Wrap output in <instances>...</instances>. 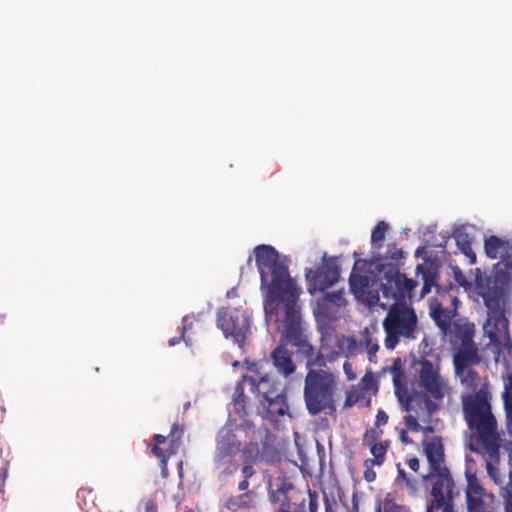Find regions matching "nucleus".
Here are the masks:
<instances>
[{"instance_id": "obj_22", "label": "nucleus", "mask_w": 512, "mask_h": 512, "mask_svg": "<svg viewBox=\"0 0 512 512\" xmlns=\"http://www.w3.org/2000/svg\"><path fill=\"white\" fill-rule=\"evenodd\" d=\"M261 403L266 408L268 417L270 418L283 416L288 411L287 399L282 390L278 391Z\"/></svg>"}, {"instance_id": "obj_9", "label": "nucleus", "mask_w": 512, "mask_h": 512, "mask_svg": "<svg viewBox=\"0 0 512 512\" xmlns=\"http://www.w3.org/2000/svg\"><path fill=\"white\" fill-rule=\"evenodd\" d=\"M418 386L424 394L436 401H442L450 392L448 380L440 373L438 365H434L428 359L419 362Z\"/></svg>"}, {"instance_id": "obj_37", "label": "nucleus", "mask_w": 512, "mask_h": 512, "mask_svg": "<svg viewBox=\"0 0 512 512\" xmlns=\"http://www.w3.org/2000/svg\"><path fill=\"white\" fill-rule=\"evenodd\" d=\"M190 317L188 315L184 316L182 319V329H181V336L180 337H173L169 340V345L174 346L180 342L181 339H183L186 343L187 340L185 339V332L191 329L192 323L189 322Z\"/></svg>"}, {"instance_id": "obj_8", "label": "nucleus", "mask_w": 512, "mask_h": 512, "mask_svg": "<svg viewBox=\"0 0 512 512\" xmlns=\"http://www.w3.org/2000/svg\"><path fill=\"white\" fill-rule=\"evenodd\" d=\"M377 270L381 282L383 296L395 302L411 298L412 291L417 287V281L407 278L400 272L397 263H378Z\"/></svg>"}, {"instance_id": "obj_55", "label": "nucleus", "mask_w": 512, "mask_h": 512, "mask_svg": "<svg viewBox=\"0 0 512 512\" xmlns=\"http://www.w3.org/2000/svg\"><path fill=\"white\" fill-rule=\"evenodd\" d=\"M238 365H239V362H238V361H235V362L233 363V366H234V367H236V366H238Z\"/></svg>"}, {"instance_id": "obj_3", "label": "nucleus", "mask_w": 512, "mask_h": 512, "mask_svg": "<svg viewBox=\"0 0 512 512\" xmlns=\"http://www.w3.org/2000/svg\"><path fill=\"white\" fill-rule=\"evenodd\" d=\"M487 308V319L483 325L484 334L496 348L512 349L509 334V320L506 316V301L501 289H489L482 295Z\"/></svg>"}, {"instance_id": "obj_16", "label": "nucleus", "mask_w": 512, "mask_h": 512, "mask_svg": "<svg viewBox=\"0 0 512 512\" xmlns=\"http://www.w3.org/2000/svg\"><path fill=\"white\" fill-rule=\"evenodd\" d=\"M259 457V448L257 443H247L243 449V461L241 466V475L243 480L238 483V490L241 492H248L249 479L256 474L254 464Z\"/></svg>"}, {"instance_id": "obj_52", "label": "nucleus", "mask_w": 512, "mask_h": 512, "mask_svg": "<svg viewBox=\"0 0 512 512\" xmlns=\"http://www.w3.org/2000/svg\"><path fill=\"white\" fill-rule=\"evenodd\" d=\"M400 439L403 443H410L412 440L408 437L407 432L402 430L400 433Z\"/></svg>"}, {"instance_id": "obj_13", "label": "nucleus", "mask_w": 512, "mask_h": 512, "mask_svg": "<svg viewBox=\"0 0 512 512\" xmlns=\"http://www.w3.org/2000/svg\"><path fill=\"white\" fill-rule=\"evenodd\" d=\"M308 280V291L314 294L315 291H325L334 285L340 277V267L336 258L323 256L322 265L317 270L307 269L305 273Z\"/></svg>"}, {"instance_id": "obj_2", "label": "nucleus", "mask_w": 512, "mask_h": 512, "mask_svg": "<svg viewBox=\"0 0 512 512\" xmlns=\"http://www.w3.org/2000/svg\"><path fill=\"white\" fill-rule=\"evenodd\" d=\"M461 385L471 390L461 395L464 420L468 427V448L483 455L488 462L489 473L494 475L493 462L498 458L501 448V436L498 422L492 412V394L486 379L482 381L479 373L471 367L455 370Z\"/></svg>"}, {"instance_id": "obj_35", "label": "nucleus", "mask_w": 512, "mask_h": 512, "mask_svg": "<svg viewBox=\"0 0 512 512\" xmlns=\"http://www.w3.org/2000/svg\"><path fill=\"white\" fill-rule=\"evenodd\" d=\"M382 433L383 431L376 426L374 428L367 429L363 435V445L367 446L374 443H378V440Z\"/></svg>"}, {"instance_id": "obj_42", "label": "nucleus", "mask_w": 512, "mask_h": 512, "mask_svg": "<svg viewBox=\"0 0 512 512\" xmlns=\"http://www.w3.org/2000/svg\"><path fill=\"white\" fill-rule=\"evenodd\" d=\"M390 371H391V373L393 375V381H394V383L396 385L397 384V379L403 375V371H402V368H401V365H400V359H397L393 363Z\"/></svg>"}, {"instance_id": "obj_24", "label": "nucleus", "mask_w": 512, "mask_h": 512, "mask_svg": "<svg viewBox=\"0 0 512 512\" xmlns=\"http://www.w3.org/2000/svg\"><path fill=\"white\" fill-rule=\"evenodd\" d=\"M373 458L366 459L367 464H376V466H382L386 461V454L390 448V441L384 440L378 443L367 445Z\"/></svg>"}, {"instance_id": "obj_30", "label": "nucleus", "mask_w": 512, "mask_h": 512, "mask_svg": "<svg viewBox=\"0 0 512 512\" xmlns=\"http://www.w3.org/2000/svg\"><path fill=\"white\" fill-rule=\"evenodd\" d=\"M404 257V252L396 243H389L384 255L378 254L374 258L379 263H397Z\"/></svg>"}, {"instance_id": "obj_14", "label": "nucleus", "mask_w": 512, "mask_h": 512, "mask_svg": "<svg viewBox=\"0 0 512 512\" xmlns=\"http://www.w3.org/2000/svg\"><path fill=\"white\" fill-rule=\"evenodd\" d=\"M484 250L488 258H500L505 267L512 270V242L491 235L484 241Z\"/></svg>"}, {"instance_id": "obj_53", "label": "nucleus", "mask_w": 512, "mask_h": 512, "mask_svg": "<svg viewBox=\"0 0 512 512\" xmlns=\"http://www.w3.org/2000/svg\"><path fill=\"white\" fill-rule=\"evenodd\" d=\"M353 403H354V401L351 399V396L348 395L345 400L344 407H351L353 405Z\"/></svg>"}, {"instance_id": "obj_20", "label": "nucleus", "mask_w": 512, "mask_h": 512, "mask_svg": "<svg viewBox=\"0 0 512 512\" xmlns=\"http://www.w3.org/2000/svg\"><path fill=\"white\" fill-rule=\"evenodd\" d=\"M456 348L457 351L453 357L455 370L461 371L463 368H468L480 362L481 358L474 342Z\"/></svg>"}, {"instance_id": "obj_38", "label": "nucleus", "mask_w": 512, "mask_h": 512, "mask_svg": "<svg viewBox=\"0 0 512 512\" xmlns=\"http://www.w3.org/2000/svg\"><path fill=\"white\" fill-rule=\"evenodd\" d=\"M182 434H183V427H181L178 423H174L171 427V431L168 436L170 438L172 446H174V445L178 446L180 444Z\"/></svg>"}, {"instance_id": "obj_47", "label": "nucleus", "mask_w": 512, "mask_h": 512, "mask_svg": "<svg viewBox=\"0 0 512 512\" xmlns=\"http://www.w3.org/2000/svg\"><path fill=\"white\" fill-rule=\"evenodd\" d=\"M407 465L408 467L413 471V472H418L419 469H420V462H419V459L417 457H412L410 459L407 460Z\"/></svg>"}, {"instance_id": "obj_5", "label": "nucleus", "mask_w": 512, "mask_h": 512, "mask_svg": "<svg viewBox=\"0 0 512 512\" xmlns=\"http://www.w3.org/2000/svg\"><path fill=\"white\" fill-rule=\"evenodd\" d=\"M244 446L234 432L232 425H225L217 433L213 463L219 472V478L226 480L236 474L241 464L238 460Z\"/></svg>"}, {"instance_id": "obj_54", "label": "nucleus", "mask_w": 512, "mask_h": 512, "mask_svg": "<svg viewBox=\"0 0 512 512\" xmlns=\"http://www.w3.org/2000/svg\"><path fill=\"white\" fill-rule=\"evenodd\" d=\"M348 512H358L357 507H354L353 509L349 510Z\"/></svg>"}, {"instance_id": "obj_45", "label": "nucleus", "mask_w": 512, "mask_h": 512, "mask_svg": "<svg viewBox=\"0 0 512 512\" xmlns=\"http://www.w3.org/2000/svg\"><path fill=\"white\" fill-rule=\"evenodd\" d=\"M387 422H388V415L386 414L385 411L379 410L376 415L375 426L380 427L381 425H384Z\"/></svg>"}, {"instance_id": "obj_31", "label": "nucleus", "mask_w": 512, "mask_h": 512, "mask_svg": "<svg viewBox=\"0 0 512 512\" xmlns=\"http://www.w3.org/2000/svg\"><path fill=\"white\" fill-rule=\"evenodd\" d=\"M455 240L457 246L461 250V252L469 258L470 264L476 263V254L474 253L471 245L470 237L465 232H457L455 234Z\"/></svg>"}, {"instance_id": "obj_11", "label": "nucleus", "mask_w": 512, "mask_h": 512, "mask_svg": "<svg viewBox=\"0 0 512 512\" xmlns=\"http://www.w3.org/2000/svg\"><path fill=\"white\" fill-rule=\"evenodd\" d=\"M217 327L223 331L226 338L230 337L242 346L250 331V321L239 309L222 308L217 313Z\"/></svg>"}, {"instance_id": "obj_51", "label": "nucleus", "mask_w": 512, "mask_h": 512, "mask_svg": "<svg viewBox=\"0 0 512 512\" xmlns=\"http://www.w3.org/2000/svg\"><path fill=\"white\" fill-rule=\"evenodd\" d=\"M168 437L166 436H163L161 434H156L154 435V441H155V445H160V444H164L166 442Z\"/></svg>"}, {"instance_id": "obj_33", "label": "nucleus", "mask_w": 512, "mask_h": 512, "mask_svg": "<svg viewBox=\"0 0 512 512\" xmlns=\"http://www.w3.org/2000/svg\"><path fill=\"white\" fill-rule=\"evenodd\" d=\"M365 349L368 353V359L370 362H375L377 352L379 350V344L376 338H373L368 328H365L363 333Z\"/></svg>"}, {"instance_id": "obj_40", "label": "nucleus", "mask_w": 512, "mask_h": 512, "mask_svg": "<svg viewBox=\"0 0 512 512\" xmlns=\"http://www.w3.org/2000/svg\"><path fill=\"white\" fill-rule=\"evenodd\" d=\"M403 483L405 484L410 495L416 496L418 494L419 483L415 477H408Z\"/></svg>"}, {"instance_id": "obj_18", "label": "nucleus", "mask_w": 512, "mask_h": 512, "mask_svg": "<svg viewBox=\"0 0 512 512\" xmlns=\"http://www.w3.org/2000/svg\"><path fill=\"white\" fill-rule=\"evenodd\" d=\"M425 455L429 463L428 473L448 471L445 463L444 447L440 438H434L425 443Z\"/></svg>"}, {"instance_id": "obj_57", "label": "nucleus", "mask_w": 512, "mask_h": 512, "mask_svg": "<svg viewBox=\"0 0 512 512\" xmlns=\"http://www.w3.org/2000/svg\"><path fill=\"white\" fill-rule=\"evenodd\" d=\"M185 512H194V511H193V510H187V511H185Z\"/></svg>"}, {"instance_id": "obj_34", "label": "nucleus", "mask_w": 512, "mask_h": 512, "mask_svg": "<svg viewBox=\"0 0 512 512\" xmlns=\"http://www.w3.org/2000/svg\"><path fill=\"white\" fill-rule=\"evenodd\" d=\"M504 391L502 393V399L504 404V410L512 411V374L508 373L503 376Z\"/></svg>"}, {"instance_id": "obj_43", "label": "nucleus", "mask_w": 512, "mask_h": 512, "mask_svg": "<svg viewBox=\"0 0 512 512\" xmlns=\"http://www.w3.org/2000/svg\"><path fill=\"white\" fill-rule=\"evenodd\" d=\"M343 371L349 381L356 379V375L353 370V366L350 362L345 361L343 364Z\"/></svg>"}, {"instance_id": "obj_46", "label": "nucleus", "mask_w": 512, "mask_h": 512, "mask_svg": "<svg viewBox=\"0 0 512 512\" xmlns=\"http://www.w3.org/2000/svg\"><path fill=\"white\" fill-rule=\"evenodd\" d=\"M396 468H397V477H396V482L398 484L400 483H403L409 476L407 475V473L405 472V470L402 468L401 464L398 463L396 465Z\"/></svg>"}, {"instance_id": "obj_17", "label": "nucleus", "mask_w": 512, "mask_h": 512, "mask_svg": "<svg viewBox=\"0 0 512 512\" xmlns=\"http://www.w3.org/2000/svg\"><path fill=\"white\" fill-rule=\"evenodd\" d=\"M346 299L343 291H335L332 293H326L317 302L316 316L320 319L335 320L337 309L345 306Z\"/></svg>"}, {"instance_id": "obj_26", "label": "nucleus", "mask_w": 512, "mask_h": 512, "mask_svg": "<svg viewBox=\"0 0 512 512\" xmlns=\"http://www.w3.org/2000/svg\"><path fill=\"white\" fill-rule=\"evenodd\" d=\"M430 315L440 329L442 335L447 336L450 325L452 324L450 312L444 310L440 304H437L432 307Z\"/></svg>"}, {"instance_id": "obj_7", "label": "nucleus", "mask_w": 512, "mask_h": 512, "mask_svg": "<svg viewBox=\"0 0 512 512\" xmlns=\"http://www.w3.org/2000/svg\"><path fill=\"white\" fill-rule=\"evenodd\" d=\"M273 501L279 504L277 512H318V494L299 489L293 484H283L273 493Z\"/></svg>"}, {"instance_id": "obj_27", "label": "nucleus", "mask_w": 512, "mask_h": 512, "mask_svg": "<svg viewBox=\"0 0 512 512\" xmlns=\"http://www.w3.org/2000/svg\"><path fill=\"white\" fill-rule=\"evenodd\" d=\"M370 285V278L367 275L358 273L355 271V268L352 270L350 277H349V286L351 292L357 296H362L366 289Z\"/></svg>"}, {"instance_id": "obj_19", "label": "nucleus", "mask_w": 512, "mask_h": 512, "mask_svg": "<svg viewBox=\"0 0 512 512\" xmlns=\"http://www.w3.org/2000/svg\"><path fill=\"white\" fill-rule=\"evenodd\" d=\"M474 334L475 329L473 324L455 321L450 325V329L448 330V335L446 337H449L450 344L456 348L474 342Z\"/></svg>"}, {"instance_id": "obj_49", "label": "nucleus", "mask_w": 512, "mask_h": 512, "mask_svg": "<svg viewBox=\"0 0 512 512\" xmlns=\"http://www.w3.org/2000/svg\"><path fill=\"white\" fill-rule=\"evenodd\" d=\"M509 472H508V481L504 483V487H512V451L509 454Z\"/></svg>"}, {"instance_id": "obj_25", "label": "nucleus", "mask_w": 512, "mask_h": 512, "mask_svg": "<svg viewBox=\"0 0 512 512\" xmlns=\"http://www.w3.org/2000/svg\"><path fill=\"white\" fill-rule=\"evenodd\" d=\"M417 274L421 275L423 287L421 295L424 296L431 292L432 287L437 285V272L431 266L417 265Z\"/></svg>"}, {"instance_id": "obj_44", "label": "nucleus", "mask_w": 512, "mask_h": 512, "mask_svg": "<svg viewBox=\"0 0 512 512\" xmlns=\"http://www.w3.org/2000/svg\"><path fill=\"white\" fill-rule=\"evenodd\" d=\"M324 505L326 512H336L337 502L334 499H329L326 494H324Z\"/></svg>"}, {"instance_id": "obj_50", "label": "nucleus", "mask_w": 512, "mask_h": 512, "mask_svg": "<svg viewBox=\"0 0 512 512\" xmlns=\"http://www.w3.org/2000/svg\"><path fill=\"white\" fill-rule=\"evenodd\" d=\"M506 413V421H507V428L509 433L512 435V410H505Z\"/></svg>"}, {"instance_id": "obj_28", "label": "nucleus", "mask_w": 512, "mask_h": 512, "mask_svg": "<svg viewBox=\"0 0 512 512\" xmlns=\"http://www.w3.org/2000/svg\"><path fill=\"white\" fill-rule=\"evenodd\" d=\"M375 512H409L408 508L398 504L391 493H387L383 500H378Z\"/></svg>"}, {"instance_id": "obj_15", "label": "nucleus", "mask_w": 512, "mask_h": 512, "mask_svg": "<svg viewBox=\"0 0 512 512\" xmlns=\"http://www.w3.org/2000/svg\"><path fill=\"white\" fill-rule=\"evenodd\" d=\"M278 325V323L276 322ZM277 329L281 332V344L277 346L270 354V358L272 360L273 366L276 368L279 374L284 377H288L292 375L296 370V365L292 359V352H290L285 344H289L285 337L282 334V331L277 327Z\"/></svg>"}, {"instance_id": "obj_10", "label": "nucleus", "mask_w": 512, "mask_h": 512, "mask_svg": "<svg viewBox=\"0 0 512 512\" xmlns=\"http://www.w3.org/2000/svg\"><path fill=\"white\" fill-rule=\"evenodd\" d=\"M244 364L246 365V369L255 376L243 375L242 381L250 385L251 391L256 394L260 402L281 390L279 383L266 371V367L268 366L267 360L258 362L246 360Z\"/></svg>"}, {"instance_id": "obj_32", "label": "nucleus", "mask_w": 512, "mask_h": 512, "mask_svg": "<svg viewBox=\"0 0 512 512\" xmlns=\"http://www.w3.org/2000/svg\"><path fill=\"white\" fill-rule=\"evenodd\" d=\"M388 229L389 225L385 221H379L373 228L371 233V244L374 251H379L382 248Z\"/></svg>"}, {"instance_id": "obj_56", "label": "nucleus", "mask_w": 512, "mask_h": 512, "mask_svg": "<svg viewBox=\"0 0 512 512\" xmlns=\"http://www.w3.org/2000/svg\"><path fill=\"white\" fill-rule=\"evenodd\" d=\"M251 261H252V257L250 256L248 259V263H250Z\"/></svg>"}, {"instance_id": "obj_29", "label": "nucleus", "mask_w": 512, "mask_h": 512, "mask_svg": "<svg viewBox=\"0 0 512 512\" xmlns=\"http://www.w3.org/2000/svg\"><path fill=\"white\" fill-rule=\"evenodd\" d=\"M253 496L254 493L248 491L238 496L231 497L226 501V507L232 511L251 507L253 505Z\"/></svg>"}, {"instance_id": "obj_39", "label": "nucleus", "mask_w": 512, "mask_h": 512, "mask_svg": "<svg viewBox=\"0 0 512 512\" xmlns=\"http://www.w3.org/2000/svg\"><path fill=\"white\" fill-rule=\"evenodd\" d=\"M363 465L365 467V470L363 473L364 479L368 483L374 482L376 480L377 475H376V472L373 470V467L376 466V464H367L366 459H365Z\"/></svg>"}, {"instance_id": "obj_21", "label": "nucleus", "mask_w": 512, "mask_h": 512, "mask_svg": "<svg viewBox=\"0 0 512 512\" xmlns=\"http://www.w3.org/2000/svg\"><path fill=\"white\" fill-rule=\"evenodd\" d=\"M486 462V469H488V462ZM500 450H498V458L493 462L494 475L492 476L487 470L488 476L493 482L500 487V496L503 498L504 512H512V487H504L505 476L501 474L500 468Z\"/></svg>"}, {"instance_id": "obj_23", "label": "nucleus", "mask_w": 512, "mask_h": 512, "mask_svg": "<svg viewBox=\"0 0 512 512\" xmlns=\"http://www.w3.org/2000/svg\"><path fill=\"white\" fill-rule=\"evenodd\" d=\"M244 383L246 382L242 381V378L237 382L231 403L233 411L239 416L240 419H244L248 415V398L244 394Z\"/></svg>"}, {"instance_id": "obj_6", "label": "nucleus", "mask_w": 512, "mask_h": 512, "mask_svg": "<svg viewBox=\"0 0 512 512\" xmlns=\"http://www.w3.org/2000/svg\"><path fill=\"white\" fill-rule=\"evenodd\" d=\"M422 482L429 489L431 497L426 512H455L454 499L459 495V491L450 470L423 475Z\"/></svg>"}, {"instance_id": "obj_41", "label": "nucleus", "mask_w": 512, "mask_h": 512, "mask_svg": "<svg viewBox=\"0 0 512 512\" xmlns=\"http://www.w3.org/2000/svg\"><path fill=\"white\" fill-rule=\"evenodd\" d=\"M405 425L408 429H410L413 432H419L421 430V425L418 423L416 417L413 415H407L404 418Z\"/></svg>"}, {"instance_id": "obj_48", "label": "nucleus", "mask_w": 512, "mask_h": 512, "mask_svg": "<svg viewBox=\"0 0 512 512\" xmlns=\"http://www.w3.org/2000/svg\"><path fill=\"white\" fill-rule=\"evenodd\" d=\"M145 512H158L157 504L154 500L149 499L145 502Z\"/></svg>"}, {"instance_id": "obj_4", "label": "nucleus", "mask_w": 512, "mask_h": 512, "mask_svg": "<svg viewBox=\"0 0 512 512\" xmlns=\"http://www.w3.org/2000/svg\"><path fill=\"white\" fill-rule=\"evenodd\" d=\"M382 325L386 333L385 347L393 350L400 338L407 340L416 338L418 317L412 306L403 301L394 302L390 305Z\"/></svg>"}, {"instance_id": "obj_1", "label": "nucleus", "mask_w": 512, "mask_h": 512, "mask_svg": "<svg viewBox=\"0 0 512 512\" xmlns=\"http://www.w3.org/2000/svg\"><path fill=\"white\" fill-rule=\"evenodd\" d=\"M256 266L265 289L264 312L266 320H274L285 340L307 358L303 396L306 409L311 416L322 412H336L334 399L338 388V375L327 368L328 363L340 356L353 357L362 353V343L353 336L335 333L327 328L321 332L318 352L304 334L300 307L297 302L300 289L290 276L286 258L270 245L261 244L254 248Z\"/></svg>"}, {"instance_id": "obj_36", "label": "nucleus", "mask_w": 512, "mask_h": 512, "mask_svg": "<svg viewBox=\"0 0 512 512\" xmlns=\"http://www.w3.org/2000/svg\"><path fill=\"white\" fill-rule=\"evenodd\" d=\"M151 452L160 460L163 469H166L168 458L174 453L173 450L165 452L159 445H154L151 448Z\"/></svg>"}, {"instance_id": "obj_12", "label": "nucleus", "mask_w": 512, "mask_h": 512, "mask_svg": "<svg viewBox=\"0 0 512 512\" xmlns=\"http://www.w3.org/2000/svg\"><path fill=\"white\" fill-rule=\"evenodd\" d=\"M466 479L467 512H495V496L481 485L476 474L466 472Z\"/></svg>"}]
</instances>
